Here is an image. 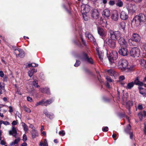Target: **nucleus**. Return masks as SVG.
<instances>
[{"mask_svg": "<svg viewBox=\"0 0 146 146\" xmlns=\"http://www.w3.org/2000/svg\"><path fill=\"white\" fill-rule=\"evenodd\" d=\"M146 22V18L145 15L142 13L136 16L133 19L132 25L134 27H138L141 24Z\"/></svg>", "mask_w": 146, "mask_h": 146, "instance_id": "f257e3e1", "label": "nucleus"}, {"mask_svg": "<svg viewBox=\"0 0 146 146\" xmlns=\"http://www.w3.org/2000/svg\"><path fill=\"white\" fill-rule=\"evenodd\" d=\"M128 63L127 61L125 59H120L118 62V66L120 68L121 70L123 71H125L127 68Z\"/></svg>", "mask_w": 146, "mask_h": 146, "instance_id": "f03ea898", "label": "nucleus"}, {"mask_svg": "<svg viewBox=\"0 0 146 146\" xmlns=\"http://www.w3.org/2000/svg\"><path fill=\"white\" fill-rule=\"evenodd\" d=\"M110 36L111 39L114 40H116L117 38L121 36V33L118 31H115L110 30L109 31Z\"/></svg>", "mask_w": 146, "mask_h": 146, "instance_id": "7ed1b4c3", "label": "nucleus"}, {"mask_svg": "<svg viewBox=\"0 0 146 146\" xmlns=\"http://www.w3.org/2000/svg\"><path fill=\"white\" fill-rule=\"evenodd\" d=\"M118 56L117 52L114 51L112 52V54L109 55L108 58L111 64H114L115 61L118 58Z\"/></svg>", "mask_w": 146, "mask_h": 146, "instance_id": "20e7f679", "label": "nucleus"}, {"mask_svg": "<svg viewBox=\"0 0 146 146\" xmlns=\"http://www.w3.org/2000/svg\"><path fill=\"white\" fill-rule=\"evenodd\" d=\"M141 39V37L137 33H134L133 34L131 39H129L128 42L130 45H133L132 42L135 41L136 42H139Z\"/></svg>", "mask_w": 146, "mask_h": 146, "instance_id": "39448f33", "label": "nucleus"}, {"mask_svg": "<svg viewBox=\"0 0 146 146\" xmlns=\"http://www.w3.org/2000/svg\"><path fill=\"white\" fill-rule=\"evenodd\" d=\"M131 56L133 57H138L140 55V50L137 47H134L131 49L130 51Z\"/></svg>", "mask_w": 146, "mask_h": 146, "instance_id": "423d86ee", "label": "nucleus"}, {"mask_svg": "<svg viewBox=\"0 0 146 146\" xmlns=\"http://www.w3.org/2000/svg\"><path fill=\"white\" fill-rule=\"evenodd\" d=\"M113 40L108 38L104 40V43L108 45L111 48H114L116 45V42L112 40Z\"/></svg>", "mask_w": 146, "mask_h": 146, "instance_id": "0eeeda50", "label": "nucleus"}, {"mask_svg": "<svg viewBox=\"0 0 146 146\" xmlns=\"http://www.w3.org/2000/svg\"><path fill=\"white\" fill-rule=\"evenodd\" d=\"M90 14L91 17L94 19H97L99 18L100 13L96 9H92L91 11Z\"/></svg>", "mask_w": 146, "mask_h": 146, "instance_id": "6e6552de", "label": "nucleus"}, {"mask_svg": "<svg viewBox=\"0 0 146 146\" xmlns=\"http://www.w3.org/2000/svg\"><path fill=\"white\" fill-rule=\"evenodd\" d=\"M14 53L16 54L17 57H18V56H19L21 58H23L25 56L24 51L22 49L18 48H16L15 49Z\"/></svg>", "mask_w": 146, "mask_h": 146, "instance_id": "1a4fd4ad", "label": "nucleus"}, {"mask_svg": "<svg viewBox=\"0 0 146 146\" xmlns=\"http://www.w3.org/2000/svg\"><path fill=\"white\" fill-rule=\"evenodd\" d=\"M90 7L87 4L82 5L81 7L82 13L84 14L87 13L90 11Z\"/></svg>", "mask_w": 146, "mask_h": 146, "instance_id": "9d476101", "label": "nucleus"}, {"mask_svg": "<svg viewBox=\"0 0 146 146\" xmlns=\"http://www.w3.org/2000/svg\"><path fill=\"white\" fill-rule=\"evenodd\" d=\"M118 42L120 45L125 47H127L128 44L127 42L122 37H120L118 40Z\"/></svg>", "mask_w": 146, "mask_h": 146, "instance_id": "9b49d317", "label": "nucleus"}, {"mask_svg": "<svg viewBox=\"0 0 146 146\" xmlns=\"http://www.w3.org/2000/svg\"><path fill=\"white\" fill-rule=\"evenodd\" d=\"M126 26L125 23L122 21L119 23L118 25V27L119 29V30L123 31L124 32H125V27Z\"/></svg>", "mask_w": 146, "mask_h": 146, "instance_id": "f8f14e48", "label": "nucleus"}, {"mask_svg": "<svg viewBox=\"0 0 146 146\" xmlns=\"http://www.w3.org/2000/svg\"><path fill=\"white\" fill-rule=\"evenodd\" d=\"M119 18V15L118 12L116 11H113L111 14V18L114 21H117Z\"/></svg>", "mask_w": 146, "mask_h": 146, "instance_id": "ddd939ff", "label": "nucleus"}, {"mask_svg": "<svg viewBox=\"0 0 146 146\" xmlns=\"http://www.w3.org/2000/svg\"><path fill=\"white\" fill-rule=\"evenodd\" d=\"M85 35L86 37H87L92 42L95 44L96 43V40L91 34L86 32L85 33Z\"/></svg>", "mask_w": 146, "mask_h": 146, "instance_id": "4468645a", "label": "nucleus"}, {"mask_svg": "<svg viewBox=\"0 0 146 146\" xmlns=\"http://www.w3.org/2000/svg\"><path fill=\"white\" fill-rule=\"evenodd\" d=\"M119 52L121 55L124 56L127 55L128 52L126 48H121L119 49Z\"/></svg>", "mask_w": 146, "mask_h": 146, "instance_id": "2eb2a0df", "label": "nucleus"}, {"mask_svg": "<svg viewBox=\"0 0 146 146\" xmlns=\"http://www.w3.org/2000/svg\"><path fill=\"white\" fill-rule=\"evenodd\" d=\"M102 15L105 18H108L110 15V11L108 9H105L102 12Z\"/></svg>", "mask_w": 146, "mask_h": 146, "instance_id": "dca6fc26", "label": "nucleus"}, {"mask_svg": "<svg viewBox=\"0 0 146 146\" xmlns=\"http://www.w3.org/2000/svg\"><path fill=\"white\" fill-rule=\"evenodd\" d=\"M120 18L123 20H126L128 18V15L127 13L124 11L121 12L120 14Z\"/></svg>", "mask_w": 146, "mask_h": 146, "instance_id": "f3484780", "label": "nucleus"}, {"mask_svg": "<svg viewBox=\"0 0 146 146\" xmlns=\"http://www.w3.org/2000/svg\"><path fill=\"white\" fill-rule=\"evenodd\" d=\"M139 63L143 68L146 69V60L144 59H141L139 60Z\"/></svg>", "mask_w": 146, "mask_h": 146, "instance_id": "a211bd4d", "label": "nucleus"}, {"mask_svg": "<svg viewBox=\"0 0 146 146\" xmlns=\"http://www.w3.org/2000/svg\"><path fill=\"white\" fill-rule=\"evenodd\" d=\"M134 7V5H133L131 4H129L128 5L127 7V8L129 12L130 13H132L134 11L133 9Z\"/></svg>", "mask_w": 146, "mask_h": 146, "instance_id": "6ab92c4d", "label": "nucleus"}, {"mask_svg": "<svg viewBox=\"0 0 146 146\" xmlns=\"http://www.w3.org/2000/svg\"><path fill=\"white\" fill-rule=\"evenodd\" d=\"M32 135L33 138H35L38 135V131L35 129H33L32 131Z\"/></svg>", "mask_w": 146, "mask_h": 146, "instance_id": "aec40b11", "label": "nucleus"}, {"mask_svg": "<svg viewBox=\"0 0 146 146\" xmlns=\"http://www.w3.org/2000/svg\"><path fill=\"white\" fill-rule=\"evenodd\" d=\"M98 34L100 36H104L105 35V32L102 28H98Z\"/></svg>", "mask_w": 146, "mask_h": 146, "instance_id": "412c9836", "label": "nucleus"}, {"mask_svg": "<svg viewBox=\"0 0 146 146\" xmlns=\"http://www.w3.org/2000/svg\"><path fill=\"white\" fill-rule=\"evenodd\" d=\"M37 70L34 68H33L28 72L29 76L30 77H31L36 72Z\"/></svg>", "mask_w": 146, "mask_h": 146, "instance_id": "4be33fe9", "label": "nucleus"}, {"mask_svg": "<svg viewBox=\"0 0 146 146\" xmlns=\"http://www.w3.org/2000/svg\"><path fill=\"white\" fill-rule=\"evenodd\" d=\"M134 83L137 85L142 86L143 85V83L139 81L138 78H137L134 81Z\"/></svg>", "mask_w": 146, "mask_h": 146, "instance_id": "5701e85b", "label": "nucleus"}, {"mask_svg": "<svg viewBox=\"0 0 146 146\" xmlns=\"http://www.w3.org/2000/svg\"><path fill=\"white\" fill-rule=\"evenodd\" d=\"M38 105L44 106H47L46 101L42 100L37 102L36 104V106H37Z\"/></svg>", "mask_w": 146, "mask_h": 146, "instance_id": "b1692460", "label": "nucleus"}, {"mask_svg": "<svg viewBox=\"0 0 146 146\" xmlns=\"http://www.w3.org/2000/svg\"><path fill=\"white\" fill-rule=\"evenodd\" d=\"M9 134L11 135L13 134H17V130L16 128L14 127H12V129L9 131Z\"/></svg>", "mask_w": 146, "mask_h": 146, "instance_id": "393cba45", "label": "nucleus"}, {"mask_svg": "<svg viewBox=\"0 0 146 146\" xmlns=\"http://www.w3.org/2000/svg\"><path fill=\"white\" fill-rule=\"evenodd\" d=\"M96 50L98 54L99 58L101 61H102L103 59V53H102V52H99V49L98 48H97Z\"/></svg>", "mask_w": 146, "mask_h": 146, "instance_id": "a878e982", "label": "nucleus"}, {"mask_svg": "<svg viewBox=\"0 0 146 146\" xmlns=\"http://www.w3.org/2000/svg\"><path fill=\"white\" fill-rule=\"evenodd\" d=\"M20 140L19 137H18L14 141H13L11 143L10 145L11 146H13L15 144H17L20 141Z\"/></svg>", "mask_w": 146, "mask_h": 146, "instance_id": "bb28decb", "label": "nucleus"}, {"mask_svg": "<svg viewBox=\"0 0 146 146\" xmlns=\"http://www.w3.org/2000/svg\"><path fill=\"white\" fill-rule=\"evenodd\" d=\"M107 71L108 72V73L110 74L111 76H113L114 77H115V76L116 75V74L115 73L114 70L111 69L107 70Z\"/></svg>", "mask_w": 146, "mask_h": 146, "instance_id": "cd10ccee", "label": "nucleus"}, {"mask_svg": "<svg viewBox=\"0 0 146 146\" xmlns=\"http://www.w3.org/2000/svg\"><path fill=\"white\" fill-rule=\"evenodd\" d=\"M88 58V56L87 54L85 53H83L81 55V56H80V59L83 61H85V58Z\"/></svg>", "mask_w": 146, "mask_h": 146, "instance_id": "c85d7f7f", "label": "nucleus"}, {"mask_svg": "<svg viewBox=\"0 0 146 146\" xmlns=\"http://www.w3.org/2000/svg\"><path fill=\"white\" fill-rule=\"evenodd\" d=\"M123 5V2L120 0H118L116 3V5L119 7H121Z\"/></svg>", "mask_w": 146, "mask_h": 146, "instance_id": "c756f323", "label": "nucleus"}, {"mask_svg": "<svg viewBox=\"0 0 146 146\" xmlns=\"http://www.w3.org/2000/svg\"><path fill=\"white\" fill-rule=\"evenodd\" d=\"M22 126L23 128V129L25 131H27L28 130V128L27 126L24 123L22 122L21 123Z\"/></svg>", "mask_w": 146, "mask_h": 146, "instance_id": "7c9ffc66", "label": "nucleus"}, {"mask_svg": "<svg viewBox=\"0 0 146 146\" xmlns=\"http://www.w3.org/2000/svg\"><path fill=\"white\" fill-rule=\"evenodd\" d=\"M85 61L86 62L89 63L91 64L93 63V62L92 59L91 58H89L88 57V58H85Z\"/></svg>", "mask_w": 146, "mask_h": 146, "instance_id": "2f4dec72", "label": "nucleus"}, {"mask_svg": "<svg viewBox=\"0 0 146 146\" xmlns=\"http://www.w3.org/2000/svg\"><path fill=\"white\" fill-rule=\"evenodd\" d=\"M40 90L42 93H46L48 94L49 93V89L48 88H41Z\"/></svg>", "mask_w": 146, "mask_h": 146, "instance_id": "473e14b6", "label": "nucleus"}, {"mask_svg": "<svg viewBox=\"0 0 146 146\" xmlns=\"http://www.w3.org/2000/svg\"><path fill=\"white\" fill-rule=\"evenodd\" d=\"M134 85V83L133 82L129 83L127 84L126 88L127 89H130L133 87Z\"/></svg>", "mask_w": 146, "mask_h": 146, "instance_id": "72a5a7b5", "label": "nucleus"}, {"mask_svg": "<svg viewBox=\"0 0 146 146\" xmlns=\"http://www.w3.org/2000/svg\"><path fill=\"white\" fill-rule=\"evenodd\" d=\"M139 90L140 93L142 94L144 96L146 97V92L143 90V89L141 88H140Z\"/></svg>", "mask_w": 146, "mask_h": 146, "instance_id": "f704fd0d", "label": "nucleus"}, {"mask_svg": "<svg viewBox=\"0 0 146 146\" xmlns=\"http://www.w3.org/2000/svg\"><path fill=\"white\" fill-rule=\"evenodd\" d=\"M133 102L131 101H129L127 103V105L129 106V111L130 107L133 106Z\"/></svg>", "mask_w": 146, "mask_h": 146, "instance_id": "c9c22d12", "label": "nucleus"}, {"mask_svg": "<svg viewBox=\"0 0 146 146\" xmlns=\"http://www.w3.org/2000/svg\"><path fill=\"white\" fill-rule=\"evenodd\" d=\"M23 108L25 111L29 113H31V111L29 108H27L25 106H24Z\"/></svg>", "mask_w": 146, "mask_h": 146, "instance_id": "e433bc0d", "label": "nucleus"}, {"mask_svg": "<svg viewBox=\"0 0 146 146\" xmlns=\"http://www.w3.org/2000/svg\"><path fill=\"white\" fill-rule=\"evenodd\" d=\"M38 66V64L35 63L29 64H28L27 65V66L29 67H30L31 66L33 67H35L36 66Z\"/></svg>", "mask_w": 146, "mask_h": 146, "instance_id": "4c0bfd02", "label": "nucleus"}, {"mask_svg": "<svg viewBox=\"0 0 146 146\" xmlns=\"http://www.w3.org/2000/svg\"><path fill=\"white\" fill-rule=\"evenodd\" d=\"M131 129V127L130 125H129V126H127V128L125 129V131L127 133L129 132V131Z\"/></svg>", "mask_w": 146, "mask_h": 146, "instance_id": "58836bf2", "label": "nucleus"}, {"mask_svg": "<svg viewBox=\"0 0 146 146\" xmlns=\"http://www.w3.org/2000/svg\"><path fill=\"white\" fill-rule=\"evenodd\" d=\"M53 101V100L51 99H49L46 101V103L47 106L51 104Z\"/></svg>", "mask_w": 146, "mask_h": 146, "instance_id": "ea45409f", "label": "nucleus"}, {"mask_svg": "<svg viewBox=\"0 0 146 146\" xmlns=\"http://www.w3.org/2000/svg\"><path fill=\"white\" fill-rule=\"evenodd\" d=\"M33 84L35 87L37 88L39 86L38 85V81L37 80H34L33 82Z\"/></svg>", "mask_w": 146, "mask_h": 146, "instance_id": "a19ab883", "label": "nucleus"}, {"mask_svg": "<svg viewBox=\"0 0 146 146\" xmlns=\"http://www.w3.org/2000/svg\"><path fill=\"white\" fill-rule=\"evenodd\" d=\"M83 14V17L85 21H87L88 19V17L86 14V13H82Z\"/></svg>", "mask_w": 146, "mask_h": 146, "instance_id": "79ce46f5", "label": "nucleus"}, {"mask_svg": "<svg viewBox=\"0 0 146 146\" xmlns=\"http://www.w3.org/2000/svg\"><path fill=\"white\" fill-rule=\"evenodd\" d=\"M106 79L109 82H112L113 81V80H112L110 77H109L108 76H106Z\"/></svg>", "mask_w": 146, "mask_h": 146, "instance_id": "37998d69", "label": "nucleus"}, {"mask_svg": "<svg viewBox=\"0 0 146 146\" xmlns=\"http://www.w3.org/2000/svg\"><path fill=\"white\" fill-rule=\"evenodd\" d=\"M27 135L25 134H24L23 137V140L24 142H25L27 141Z\"/></svg>", "mask_w": 146, "mask_h": 146, "instance_id": "c03bdc74", "label": "nucleus"}, {"mask_svg": "<svg viewBox=\"0 0 146 146\" xmlns=\"http://www.w3.org/2000/svg\"><path fill=\"white\" fill-rule=\"evenodd\" d=\"M46 117H47L50 118V119H52L54 117L53 114L50 115L49 113L48 114V115H47L46 116Z\"/></svg>", "mask_w": 146, "mask_h": 146, "instance_id": "a18cd8bd", "label": "nucleus"}, {"mask_svg": "<svg viewBox=\"0 0 146 146\" xmlns=\"http://www.w3.org/2000/svg\"><path fill=\"white\" fill-rule=\"evenodd\" d=\"M80 64V62L79 61L76 60V63L74 65V66L75 67L78 66Z\"/></svg>", "mask_w": 146, "mask_h": 146, "instance_id": "49530a36", "label": "nucleus"}, {"mask_svg": "<svg viewBox=\"0 0 146 146\" xmlns=\"http://www.w3.org/2000/svg\"><path fill=\"white\" fill-rule=\"evenodd\" d=\"M108 127H103L102 128V131L104 132H106L108 131Z\"/></svg>", "mask_w": 146, "mask_h": 146, "instance_id": "de8ad7c7", "label": "nucleus"}, {"mask_svg": "<svg viewBox=\"0 0 146 146\" xmlns=\"http://www.w3.org/2000/svg\"><path fill=\"white\" fill-rule=\"evenodd\" d=\"M59 134L60 135L63 136L65 135V133L64 131H59Z\"/></svg>", "mask_w": 146, "mask_h": 146, "instance_id": "09e8293b", "label": "nucleus"}, {"mask_svg": "<svg viewBox=\"0 0 146 146\" xmlns=\"http://www.w3.org/2000/svg\"><path fill=\"white\" fill-rule=\"evenodd\" d=\"M4 85L3 83H0V89L2 90L4 88Z\"/></svg>", "mask_w": 146, "mask_h": 146, "instance_id": "8fccbe9b", "label": "nucleus"}, {"mask_svg": "<svg viewBox=\"0 0 146 146\" xmlns=\"http://www.w3.org/2000/svg\"><path fill=\"white\" fill-rule=\"evenodd\" d=\"M109 3L111 5H113L115 4V1H110Z\"/></svg>", "mask_w": 146, "mask_h": 146, "instance_id": "3c124183", "label": "nucleus"}, {"mask_svg": "<svg viewBox=\"0 0 146 146\" xmlns=\"http://www.w3.org/2000/svg\"><path fill=\"white\" fill-rule=\"evenodd\" d=\"M138 115H139V118L140 120H142V117L143 116V113H142L140 112V113H139Z\"/></svg>", "mask_w": 146, "mask_h": 146, "instance_id": "603ef678", "label": "nucleus"}, {"mask_svg": "<svg viewBox=\"0 0 146 146\" xmlns=\"http://www.w3.org/2000/svg\"><path fill=\"white\" fill-rule=\"evenodd\" d=\"M43 113L46 116L48 115L49 113L48 112L47 110H44L43 111Z\"/></svg>", "mask_w": 146, "mask_h": 146, "instance_id": "864d4df0", "label": "nucleus"}, {"mask_svg": "<svg viewBox=\"0 0 146 146\" xmlns=\"http://www.w3.org/2000/svg\"><path fill=\"white\" fill-rule=\"evenodd\" d=\"M119 79L120 80L122 81L124 79L125 77L123 76H121L119 77Z\"/></svg>", "mask_w": 146, "mask_h": 146, "instance_id": "5fc2aeb1", "label": "nucleus"}, {"mask_svg": "<svg viewBox=\"0 0 146 146\" xmlns=\"http://www.w3.org/2000/svg\"><path fill=\"white\" fill-rule=\"evenodd\" d=\"M9 111L11 113H12L13 111L12 107L11 106H10L9 107Z\"/></svg>", "mask_w": 146, "mask_h": 146, "instance_id": "6e6d98bb", "label": "nucleus"}, {"mask_svg": "<svg viewBox=\"0 0 146 146\" xmlns=\"http://www.w3.org/2000/svg\"><path fill=\"white\" fill-rule=\"evenodd\" d=\"M27 100L28 101L30 102H31L33 100L32 98L29 97H27Z\"/></svg>", "mask_w": 146, "mask_h": 146, "instance_id": "4d7b16f0", "label": "nucleus"}, {"mask_svg": "<svg viewBox=\"0 0 146 146\" xmlns=\"http://www.w3.org/2000/svg\"><path fill=\"white\" fill-rule=\"evenodd\" d=\"M128 133L130 135V138L131 139H132L133 137V134L132 132H128Z\"/></svg>", "mask_w": 146, "mask_h": 146, "instance_id": "13d9d810", "label": "nucleus"}, {"mask_svg": "<svg viewBox=\"0 0 146 146\" xmlns=\"http://www.w3.org/2000/svg\"><path fill=\"white\" fill-rule=\"evenodd\" d=\"M144 134L146 135V123L145 122L144 124Z\"/></svg>", "mask_w": 146, "mask_h": 146, "instance_id": "bf43d9fd", "label": "nucleus"}, {"mask_svg": "<svg viewBox=\"0 0 146 146\" xmlns=\"http://www.w3.org/2000/svg\"><path fill=\"white\" fill-rule=\"evenodd\" d=\"M0 144L2 145H4L6 143L3 140H1V141Z\"/></svg>", "mask_w": 146, "mask_h": 146, "instance_id": "052dcab7", "label": "nucleus"}, {"mask_svg": "<svg viewBox=\"0 0 146 146\" xmlns=\"http://www.w3.org/2000/svg\"><path fill=\"white\" fill-rule=\"evenodd\" d=\"M4 75V74L3 72L2 71H0V76L1 77H2Z\"/></svg>", "mask_w": 146, "mask_h": 146, "instance_id": "680f3d73", "label": "nucleus"}, {"mask_svg": "<svg viewBox=\"0 0 146 146\" xmlns=\"http://www.w3.org/2000/svg\"><path fill=\"white\" fill-rule=\"evenodd\" d=\"M138 109L139 110H141L143 109V106L141 105H139L138 106Z\"/></svg>", "mask_w": 146, "mask_h": 146, "instance_id": "e2e57ef3", "label": "nucleus"}, {"mask_svg": "<svg viewBox=\"0 0 146 146\" xmlns=\"http://www.w3.org/2000/svg\"><path fill=\"white\" fill-rule=\"evenodd\" d=\"M17 124V122L15 121H13L12 123V124L13 125H16Z\"/></svg>", "mask_w": 146, "mask_h": 146, "instance_id": "0e129e2a", "label": "nucleus"}, {"mask_svg": "<svg viewBox=\"0 0 146 146\" xmlns=\"http://www.w3.org/2000/svg\"><path fill=\"white\" fill-rule=\"evenodd\" d=\"M3 124L5 125H9V122L8 121H4Z\"/></svg>", "mask_w": 146, "mask_h": 146, "instance_id": "69168bd1", "label": "nucleus"}, {"mask_svg": "<svg viewBox=\"0 0 146 146\" xmlns=\"http://www.w3.org/2000/svg\"><path fill=\"white\" fill-rule=\"evenodd\" d=\"M21 146H27V144L26 143L24 142L21 144Z\"/></svg>", "mask_w": 146, "mask_h": 146, "instance_id": "338daca9", "label": "nucleus"}, {"mask_svg": "<svg viewBox=\"0 0 146 146\" xmlns=\"http://www.w3.org/2000/svg\"><path fill=\"white\" fill-rule=\"evenodd\" d=\"M143 48L146 51V43L144 44L143 45Z\"/></svg>", "mask_w": 146, "mask_h": 146, "instance_id": "774afa93", "label": "nucleus"}]
</instances>
